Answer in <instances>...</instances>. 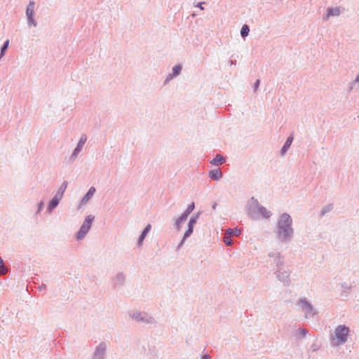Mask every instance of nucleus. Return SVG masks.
<instances>
[{
	"label": "nucleus",
	"mask_w": 359,
	"mask_h": 359,
	"mask_svg": "<svg viewBox=\"0 0 359 359\" xmlns=\"http://www.w3.org/2000/svg\"><path fill=\"white\" fill-rule=\"evenodd\" d=\"M292 219L287 214H283L278 223V231L277 234L280 238H286L292 233V229L291 228Z\"/></svg>",
	"instance_id": "nucleus-1"
},
{
	"label": "nucleus",
	"mask_w": 359,
	"mask_h": 359,
	"mask_svg": "<svg viewBox=\"0 0 359 359\" xmlns=\"http://www.w3.org/2000/svg\"><path fill=\"white\" fill-rule=\"evenodd\" d=\"M348 332V327L345 325H339L334 331L335 338L334 340L337 341L336 344H339L345 343L346 341Z\"/></svg>",
	"instance_id": "nucleus-2"
},
{
	"label": "nucleus",
	"mask_w": 359,
	"mask_h": 359,
	"mask_svg": "<svg viewBox=\"0 0 359 359\" xmlns=\"http://www.w3.org/2000/svg\"><path fill=\"white\" fill-rule=\"evenodd\" d=\"M93 219H94V217L92 215H88L86 217L85 221L83 222V223L77 234V238L79 240L82 239L86 236V234L88 233V231H89L90 228L92 225Z\"/></svg>",
	"instance_id": "nucleus-3"
},
{
	"label": "nucleus",
	"mask_w": 359,
	"mask_h": 359,
	"mask_svg": "<svg viewBox=\"0 0 359 359\" xmlns=\"http://www.w3.org/2000/svg\"><path fill=\"white\" fill-rule=\"evenodd\" d=\"M34 2L30 1L26 11L27 16L29 19V21L30 23L33 24L34 26H36V23L34 20L33 15H34Z\"/></svg>",
	"instance_id": "nucleus-4"
},
{
	"label": "nucleus",
	"mask_w": 359,
	"mask_h": 359,
	"mask_svg": "<svg viewBox=\"0 0 359 359\" xmlns=\"http://www.w3.org/2000/svg\"><path fill=\"white\" fill-rule=\"evenodd\" d=\"M86 140H87L86 136L85 135H83L80 138V140L78 143L77 147H76V149L74 151V153H73L74 156H76V154L81 149V148L86 143Z\"/></svg>",
	"instance_id": "nucleus-5"
},
{
	"label": "nucleus",
	"mask_w": 359,
	"mask_h": 359,
	"mask_svg": "<svg viewBox=\"0 0 359 359\" xmlns=\"http://www.w3.org/2000/svg\"><path fill=\"white\" fill-rule=\"evenodd\" d=\"M339 13H340L339 8H330L327 11L326 18H328L330 16H337V15H339Z\"/></svg>",
	"instance_id": "nucleus-6"
},
{
	"label": "nucleus",
	"mask_w": 359,
	"mask_h": 359,
	"mask_svg": "<svg viewBox=\"0 0 359 359\" xmlns=\"http://www.w3.org/2000/svg\"><path fill=\"white\" fill-rule=\"evenodd\" d=\"M95 192V189L94 187H91L86 196L82 199V204L87 203V201L94 195Z\"/></svg>",
	"instance_id": "nucleus-7"
},
{
	"label": "nucleus",
	"mask_w": 359,
	"mask_h": 359,
	"mask_svg": "<svg viewBox=\"0 0 359 359\" xmlns=\"http://www.w3.org/2000/svg\"><path fill=\"white\" fill-rule=\"evenodd\" d=\"M224 162V158L220 155L217 154L212 161L211 163L215 165H218L222 164Z\"/></svg>",
	"instance_id": "nucleus-8"
},
{
	"label": "nucleus",
	"mask_w": 359,
	"mask_h": 359,
	"mask_svg": "<svg viewBox=\"0 0 359 359\" xmlns=\"http://www.w3.org/2000/svg\"><path fill=\"white\" fill-rule=\"evenodd\" d=\"M292 140H293V135H290L288 137V138L287 139L285 144L283 145V147L282 148V154H283L289 149V147H290V145L292 142Z\"/></svg>",
	"instance_id": "nucleus-9"
},
{
	"label": "nucleus",
	"mask_w": 359,
	"mask_h": 359,
	"mask_svg": "<svg viewBox=\"0 0 359 359\" xmlns=\"http://www.w3.org/2000/svg\"><path fill=\"white\" fill-rule=\"evenodd\" d=\"M222 173L219 170H214L210 172V177L213 180H218L221 178Z\"/></svg>",
	"instance_id": "nucleus-10"
},
{
	"label": "nucleus",
	"mask_w": 359,
	"mask_h": 359,
	"mask_svg": "<svg viewBox=\"0 0 359 359\" xmlns=\"http://www.w3.org/2000/svg\"><path fill=\"white\" fill-rule=\"evenodd\" d=\"M67 183L64 182L60 188V190L56 194V195L54 197H57V199L60 201V199L62 198L63 194L67 188Z\"/></svg>",
	"instance_id": "nucleus-11"
},
{
	"label": "nucleus",
	"mask_w": 359,
	"mask_h": 359,
	"mask_svg": "<svg viewBox=\"0 0 359 359\" xmlns=\"http://www.w3.org/2000/svg\"><path fill=\"white\" fill-rule=\"evenodd\" d=\"M150 229H151V225L148 224L145 227V229H144V231L142 233V235L140 237V241H139V244L140 245L142 243V241L144 239L146 235L148 233V232L150 231Z\"/></svg>",
	"instance_id": "nucleus-12"
},
{
	"label": "nucleus",
	"mask_w": 359,
	"mask_h": 359,
	"mask_svg": "<svg viewBox=\"0 0 359 359\" xmlns=\"http://www.w3.org/2000/svg\"><path fill=\"white\" fill-rule=\"evenodd\" d=\"M241 233V231L237 228L233 229H228L226 231V234H229L231 235V236H238Z\"/></svg>",
	"instance_id": "nucleus-13"
},
{
	"label": "nucleus",
	"mask_w": 359,
	"mask_h": 359,
	"mask_svg": "<svg viewBox=\"0 0 359 359\" xmlns=\"http://www.w3.org/2000/svg\"><path fill=\"white\" fill-rule=\"evenodd\" d=\"M60 201L57 199V197H53L51 201L49 203V208L53 209L56 208L59 203Z\"/></svg>",
	"instance_id": "nucleus-14"
},
{
	"label": "nucleus",
	"mask_w": 359,
	"mask_h": 359,
	"mask_svg": "<svg viewBox=\"0 0 359 359\" xmlns=\"http://www.w3.org/2000/svg\"><path fill=\"white\" fill-rule=\"evenodd\" d=\"M8 269L5 266L4 261L1 258H0V274L4 275L7 273Z\"/></svg>",
	"instance_id": "nucleus-15"
},
{
	"label": "nucleus",
	"mask_w": 359,
	"mask_h": 359,
	"mask_svg": "<svg viewBox=\"0 0 359 359\" xmlns=\"http://www.w3.org/2000/svg\"><path fill=\"white\" fill-rule=\"evenodd\" d=\"M231 235L226 233L224 236L223 241L226 245H231L233 244V241L231 238Z\"/></svg>",
	"instance_id": "nucleus-16"
},
{
	"label": "nucleus",
	"mask_w": 359,
	"mask_h": 359,
	"mask_svg": "<svg viewBox=\"0 0 359 359\" xmlns=\"http://www.w3.org/2000/svg\"><path fill=\"white\" fill-rule=\"evenodd\" d=\"M249 32H250V29H249L248 27L246 25H245L243 26V27L241 29V34L242 36L245 37L248 35Z\"/></svg>",
	"instance_id": "nucleus-17"
},
{
	"label": "nucleus",
	"mask_w": 359,
	"mask_h": 359,
	"mask_svg": "<svg viewBox=\"0 0 359 359\" xmlns=\"http://www.w3.org/2000/svg\"><path fill=\"white\" fill-rule=\"evenodd\" d=\"M189 215H187L186 212H184L177 220V228L180 229V224L183 221L186 220L187 219Z\"/></svg>",
	"instance_id": "nucleus-18"
},
{
	"label": "nucleus",
	"mask_w": 359,
	"mask_h": 359,
	"mask_svg": "<svg viewBox=\"0 0 359 359\" xmlns=\"http://www.w3.org/2000/svg\"><path fill=\"white\" fill-rule=\"evenodd\" d=\"M181 71V66L180 65H175L172 69V73L174 76H177L180 74Z\"/></svg>",
	"instance_id": "nucleus-19"
},
{
	"label": "nucleus",
	"mask_w": 359,
	"mask_h": 359,
	"mask_svg": "<svg viewBox=\"0 0 359 359\" xmlns=\"http://www.w3.org/2000/svg\"><path fill=\"white\" fill-rule=\"evenodd\" d=\"M193 229H194V227L188 226V229L186 231V232L184 233V239L187 238L192 233Z\"/></svg>",
	"instance_id": "nucleus-20"
},
{
	"label": "nucleus",
	"mask_w": 359,
	"mask_h": 359,
	"mask_svg": "<svg viewBox=\"0 0 359 359\" xmlns=\"http://www.w3.org/2000/svg\"><path fill=\"white\" fill-rule=\"evenodd\" d=\"M194 209V203H191L187 208V210H186V213L187 215H189Z\"/></svg>",
	"instance_id": "nucleus-21"
},
{
	"label": "nucleus",
	"mask_w": 359,
	"mask_h": 359,
	"mask_svg": "<svg viewBox=\"0 0 359 359\" xmlns=\"http://www.w3.org/2000/svg\"><path fill=\"white\" fill-rule=\"evenodd\" d=\"M8 44H9V40L6 41L3 47L1 48V55L4 54V52L8 48Z\"/></svg>",
	"instance_id": "nucleus-22"
},
{
	"label": "nucleus",
	"mask_w": 359,
	"mask_h": 359,
	"mask_svg": "<svg viewBox=\"0 0 359 359\" xmlns=\"http://www.w3.org/2000/svg\"><path fill=\"white\" fill-rule=\"evenodd\" d=\"M196 217L191 218V219L189 220V226L194 227V225L196 223Z\"/></svg>",
	"instance_id": "nucleus-23"
},
{
	"label": "nucleus",
	"mask_w": 359,
	"mask_h": 359,
	"mask_svg": "<svg viewBox=\"0 0 359 359\" xmlns=\"http://www.w3.org/2000/svg\"><path fill=\"white\" fill-rule=\"evenodd\" d=\"M305 306H306V309H311V306L309 304H306V303H305Z\"/></svg>",
	"instance_id": "nucleus-24"
},
{
	"label": "nucleus",
	"mask_w": 359,
	"mask_h": 359,
	"mask_svg": "<svg viewBox=\"0 0 359 359\" xmlns=\"http://www.w3.org/2000/svg\"><path fill=\"white\" fill-rule=\"evenodd\" d=\"M259 80H257L256 83H255V87L256 88L259 86Z\"/></svg>",
	"instance_id": "nucleus-25"
},
{
	"label": "nucleus",
	"mask_w": 359,
	"mask_h": 359,
	"mask_svg": "<svg viewBox=\"0 0 359 359\" xmlns=\"http://www.w3.org/2000/svg\"><path fill=\"white\" fill-rule=\"evenodd\" d=\"M355 81H359V75L356 77Z\"/></svg>",
	"instance_id": "nucleus-26"
},
{
	"label": "nucleus",
	"mask_w": 359,
	"mask_h": 359,
	"mask_svg": "<svg viewBox=\"0 0 359 359\" xmlns=\"http://www.w3.org/2000/svg\"><path fill=\"white\" fill-rule=\"evenodd\" d=\"M199 8H200L201 10H203V7L201 6V4H200Z\"/></svg>",
	"instance_id": "nucleus-27"
}]
</instances>
